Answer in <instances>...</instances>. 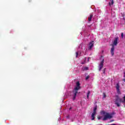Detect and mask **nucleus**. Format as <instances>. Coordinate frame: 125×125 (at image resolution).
Masks as SVG:
<instances>
[{"mask_svg": "<svg viewBox=\"0 0 125 125\" xmlns=\"http://www.w3.org/2000/svg\"><path fill=\"white\" fill-rule=\"evenodd\" d=\"M113 115L110 114L105 111H102L100 115L98 116V120H102L103 121H106L108 119H112Z\"/></svg>", "mask_w": 125, "mask_h": 125, "instance_id": "nucleus-1", "label": "nucleus"}, {"mask_svg": "<svg viewBox=\"0 0 125 125\" xmlns=\"http://www.w3.org/2000/svg\"><path fill=\"white\" fill-rule=\"evenodd\" d=\"M80 85H81V84H80V82H76V86L73 90V95L72 97L73 100H75V99H76V97L77 96V93H78V90L81 89Z\"/></svg>", "mask_w": 125, "mask_h": 125, "instance_id": "nucleus-2", "label": "nucleus"}, {"mask_svg": "<svg viewBox=\"0 0 125 125\" xmlns=\"http://www.w3.org/2000/svg\"><path fill=\"white\" fill-rule=\"evenodd\" d=\"M123 99L124 101L122 100V99L120 98V97L116 96L115 97V100H114L115 105H116L117 107H120L122 103H124V102H125V95H124Z\"/></svg>", "mask_w": 125, "mask_h": 125, "instance_id": "nucleus-3", "label": "nucleus"}, {"mask_svg": "<svg viewBox=\"0 0 125 125\" xmlns=\"http://www.w3.org/2000/svg\"><path fill=\"white\" fill-rule=\"evenodd\" d=\"M118 42H119V38L117 37L114 39V40L113 42V43L112 45V48L111 50V55H114V50H115V45H117L118 44Z\"/></svg>", "mask_w": 125, "mask_h": 125, "instance_id": "nucleus-4", "label": "nucleus"}, {"mask_svg": "<svg viewBox=\"0 0 125 125\" xmlns=\"http://www.w3.org/2000/svg\"><path fill=\"white\" fill-rule=\"evenodd\" d=\"M96 110H97V106H95L94 107L93 112L91 115V118L92 120L95 119V115H96Z\"/></svg>", "mask_w": 125, "mask_h": 125, "instance_id": "nucleus-5", "label": "nucleus"}, {"mask_svg": "<svg viewBox=\"0 0 125 125\" xmlns=\"http://www.w3.org/2000/svg\"><path fill=\"white\" fill-rule=\"evenodd\" d=\"M101 60H102V61L100 62L99 66V71H101V69H102V68H103V64L104 63V60L102 59V58H101Z\"/></svg>", "mask_w": 125, "mask_h": 125, "instance_id": "nucleus-6", "label": "nucleus"}, {"mask_svg": "<svg viewBox=\"0 0 125 125\" xmlns=\"http://www.w3.org/2000/svg\"><path fill=\"white\" fill-rule=\"evenodd\" d=\"M115 87L116 88L117 93H118V94H121V91H120V83H117L115 86Z\"/></svg>", "mask_w": 125, "mask_h": 125, "instance_id": "nucleus-7", "label": "nucleus"}, {"mask_svg": "<svg viewBox=\"0 0 125 125\" xmlns=\"http://www.w3.org/2000/svg\"><path fill=\"white\" fill-rule=\"evenodd\" d=\"M89 49H91L93 47V42H90L88 46Z\"/></svg>", "mask_w": 125, "mask_h": 125, "instance_id": "nucleus-8", "label": "nucleus"}, {"mask_svg": "<svg viewBox=\"0 0 125 125\" xmlns=\"http://www.w3.org/2000/svg\"><path fill=\"white\" fill-rule=\"evenodd\" d=\"M92 18V15H90L89 17H88V21H91Z\"/></svg>", "mask_w": 125, "mask_h": 125, "instance_id": "nucleus-9", "label": "nucleus"}, {"mask_svg": "<svg viewBox=\"0 0 125 125\" xmlns=\"http://www.w3.org/2000/svg\"><path fill=\"white\" fill-rule=\"evenodd\" d=\"M90 94V91H88L87 93V98H88L89 97V95Z\"/></svg>", "mask_w": 125, "mask_h": 125, "instance_id": "nucleus-10", "label": "nucleus"}, {"mask_svg": "<svg viewBox=\"0 0 125 125\" xmlns=\"http://www.w3.org/2000/svg\"><path fill=\"white\" fill-rule=\"evenodd\" d=\"M83 70H84V71H86V70H88V67H83Z\"/></svg>", "mask_w": 125, "mask_h": 125, "instance_id": "nucleus-11", "label": "nucleus"}, {"mask_svg": "<svg viewBox=\"0 0 125 125\" xmlns=\"http://www.w3.org/2000/svg\"><path fill=\"white\" fill-rule=\"evenodd\" d=\"M81 54V53L80 52H76V57H78V55H80Z\"/></svg>", "mask_w": 125, "mask_h": 125, "instance_id": "nucleus-12", "label": "nucleus"}, {"mask_svg": "<svg viewBox=\"0 0 125 125\" xmlns=\"http://www.w3.org/2000/svg\"><path fill=\"white\" fill-rule=\"evenodd\" d=\"M106 98V94L105 93L103 94V99H105Z\"/></svg>", "mask_w": 125, "mask_h": 125, "instance_id": "nucleus-13", "label": "nucleus"}, {"mask_svg": "<svg viewBox=\"0 0 125 125\" xmlns=\"http://www.w3.org/2000/svg\"><path fill=\"white\" fill-rule=\"evenodd\" d=\"M111 5H113V4H114V0H111Z\"/></svg>", "mask_w": 125, "mask_h": 125, "instance_id": "nucleus-14", "label": "nucleus"}, {"mask_svg": "<svg viewBox=\"0 0 125 125\" xmlns=\"http://www.w3.org/2000/svg\"><path fill=\"white\" fill-rule=\"evenodd\" d=\"M121 37L122 38H124V33H121Z\"/></svg>", "mask_w": 125, "mask_h": 125, "instance_id": "nucleus-15", "label": "nucleus"}, {"mask_svg": "<svg viewBox=\"0 0 125 125\" xmlns=\"http://www.w3.org/2000/svg\"><path fill=\"white\" fill-rule=\"evenodd\" d=\"M88 79H89V76H88L86 77V80H88Z\"/></svg>", "mask_w": 125, "mask_h": 125, "instance_id": "nucleus-16", "label": "nucleus"}, {"mask_svg": "<svg viewBox=\"0 0 125 125\" xmlns=\"http://www.w3.org/2000/svg\"><path fill=\"white\" fill-rule=\"evenodd\" d=\"M85 60L86 61V59L87 60V62H88V60H89V58H88V59L85 58Z\"/></svg>", "mask_w": 125, "mask_h": 125, "instance_id": "nucleus-17", "label": "nucleus"}, {"mask_svg": "<svg viewBox=\"0 0 125 125\" xmlns=\"http://www.w3.org/2000/svg\"><path fill=\"white\" fill-rule=\"evenodd\" d=\"M124 78H124V79H123V82H125V77H124Z\"/></svg>", "mask_w": 125, "mask_h": 125, "instance_id": "nucleus-18", "label": "nucleus"}, {"mask_svg": "<svg viewBox=\"0 0 125 125\" xmlns=\"http://www.w3.org/2000/svg\"><path fill=\"white\" fill-rule=\"evenodd\" d=\"M109 5H111V3L110 2L109 3Z\"/></svg>", "mask_w": 125, "mask_h": 125, "instance_id": "nucleus-19", "label": "nucleus"}, {"mask_svg": "<svg viewBox=\"0 0 125 125\" xmlns=\"http://www.w3.org/2000/svg\"><path fill=\"white\" fill-rule=\"evenodd\" d=\"M104 73H105V69H104Z\"/></svg>", "mask_w": 125, "mask_h": 125, "instance_id": "nucleus-20", "label": "nucleus"}, {"mask_svg": "<svg viewBox=\"0 0 125 125\" xmlns=\"http://www.w3.org/2000/svg\"><path fill=\"white\" fill-rule=\"evenodd\" d=\"M82 64H84V62L82 63Z\"/></svg>", "mask_w": 125, "mask_h": 125, "instance_id": "nucleus-21", "label": "nucleus"}]
</instances>
